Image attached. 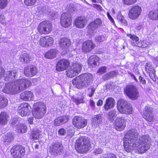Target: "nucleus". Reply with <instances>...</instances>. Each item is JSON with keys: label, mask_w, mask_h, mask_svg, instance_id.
<instances>
[{"label": "nucleus", "mask_w": 158, "mask_h": 158, "mask_svg": "<svg viewBox=\"0 0 158 158\" xmlns=\"http://www.w3.org/2000/svg\"><path fill=\"white\" fill-rule=\"evenodd\" d=\"M138 132L136 130L132 129L127 132L125 135L124 142L126 152L136 150L139 153H143L149 149L150 145L149 135H143L138 140Z\"/></svg>", "instance_id": "1"}, {"label": "nucleus", "mask_w": 158, "mask_h": 158, "mask_svg": "<svg viewBox=\"0 0 158 158\" xmlns=\"http://www.w3.org/2000/svg\"><path fill=\"white\" fill-rule=\"evenodd\" d=\"M31 84V81L26 79L18 80L6 84L2 91L7 94H16L26 89Z\"/></svg>", "instance_id": "2"}, {"label": "nucleus", "mask_w": 158, "mask_h": 158, "mask_svg": "<svg viewBox=\"0 0 158 158\" xmlns=\"http://www.w3.org/2000/svg\"><path fill=\"white\" fill-rule=\"evenodd\" d=\"M93 81V77L90 73H85L76 77L73 80V84L78 89L86 87L90 85Z\"/></svg>", "instance_id": "3"}, {"label": "nucleus", "mask_w": 158, "mask_h": 158, "mask_svg": "<svg viewBox=\"0 0 158 158\" xmlns=\"http://www.w3.org/2000/svg\"><path fill=\"white\" fill-rule=\"evenodd\" d=\"M117 107L118 111L122 114H131L133 111L130 103L123 99H120L118 100Z\"/></svg>", "instance_id": "4"}, {"label": "nucleus", "mask_w": 158, "mask_h": 158, "mask_svg": "<svg viewBox=\"0 0 158 158\" xmlns=\"http://www.w3.org/2000/svg\"><path fill=\"white\" fill-rule=\"evenodd\" d=\"M79 140L80 143L77 147L79 152L83 153L89 151L91 148L89 139L86 136H82L80 137Z\"/></svg>", "instance_id": "5"}, {"label": "nucleus", "mask_w": 158, "mask_h": 158, "mask_svg": "<svg viewBox=\"0 0 158 158\" xmlns=\"http://www.w3.org/2000/svg\"><path fill=\"white\" fill-rule=\"evenodd\" d=\"M34 111L33 112V116L36 118H42L46 113V106L42 102H37L34 105Z\"/></svg>", "instance_id": "6"}, {"label": "nucleus", "mask_w": 158, "mask_h": 158, "mask_svg": "<svg viewBox=\"0 0 158 158\" xmlns=\"http://www.w3.org/2000/svg\"><path fill=\"white\" fill-rule=\"evenodd\" d=\"M125 94L127 97L132 100H135L139 97L138 89L135 86L128 85L124 89Z\"/></svg>", "instance_id": "7"}, {"label": "nucleus", "mask_w": 158, "mask_h": 158, "mask_svg": "<svg viewBox=\"0 0 158 158\" xmlns=\"http://www.w3.org/2000/svg\"><path fill=\"white\" fill-rule=\"evenodd\" d=\"M79 58L76 57L75 59V61L73 62L72 66H71L70 70L68 73L69 77H74L77 75L80 72L81 66L80 63L79 62ZM79 60L80 61V60Z\"/></svg>", "instance_id": "8"}, {"label": "nucleus", "mask_w": 158, "mask_h": 158, "mask_svg": "<svg viewBox=\"0 0 158 158\" xmlns=\"http://www.w3.org/2000/svg\"><path fill=\"white\" fill-rule=\"evenodd\" d=\"M17 75L16 70L5 72L4 69L0 68V79L3 78L6 81H12L14 80Z\"/></svg>", "instance_id": "9"}, {"label": "nucleus", "mask_w": 158, "mask_h": 158, "mask_svg": "<svg viewBox=\"0 0 158 158\" xmlns=\"http://www.w3.org/2000/svg\"><path fill=\"white\" fill-rule=\"evenodd\" d=\"M52 26L51 23L49 21L41 22L39 25L38 29L41 34H47L49 33L52 30Z\"/></svg>", "instance_id": "10"}, {"label": "nucleus", "mask_w": 158, "mask_h": 158, "mask_svg": "<svg viewBox=\"0 0 158 158\" xmlns=\"http://www.w3.org/2000/svg\"><path fill=\"white\" fill-rule=\"evenodd\" d=\"M25 148L20 145L13 146L10 150L11 155L15 158H21L25 154Z\"/></svg>", "instance_id": "11"}, {"label": "nucleus", "mask_w": 158, "mask_h": 158, "mask_svg": "<svg viewBox=\"0 0 158 158\" xmlns=\"http://www.w3.org/2000/svg\"><path fill=\"white\" fill-rule=\"evenodd\" d=\"M102 20L99 18L91 22L87 27L88 33L90 34L93 33L97 29L102 26Z\"/></svg>", "instance_id": "12"}, {"label": "nucleus", "mask_w": 158, "mask_h": 158, "mask_svg": "<svg viewBox=\"0 0 158 158\" xmlns=\"http://www.w3.org/2000/svg\"><path fill=\"white\" fill-rule=\"evenodd\" d=\"M142 11L140 7L138 6H135L132 7L129 11V17L132 20L138 18L140 15Z\"/></svg>", "instance_id": "13"}, {"label": "nucleus", "mask_w": 158, "mask_h": 158, "mask_svg": "<svg viewBox=\"0 0 158 158\" xmlns=\"http://www.w3.org/2000/svg\"><path fill=\"white\" fill-rule=\"evenodd\" d=\"M63 150L62 144L59 142H55L53 144L51 148V154L54 156L60 155Z\"/></svg>", "instance_id": "14"}, {"label": "nucleus", "mask_w": 158, "mask_h": 158, "mask_svg": "<svg viewBox=\"0 0 158 158\" xmlns=\"http://www.w3.org/2000/svg\"><path fill=\"white\" fill-rule=\"evenodd\" d=\"M73 123L75 127L80 129L83 128L86 125L87 121L81 117L76 116L73 119Z\"/></svg>", "instance_id": "15"}, {"label": "nucleus", "mask_w": 158, "mask_h": 158, "mask_svg": "<svg viewBox=\"0 0 158 158\" xmlns=\"http://www.w3.org/2000/svg\"><path fill=\"white\" fill-rule=\"evenodd\" d=\"M72 18L70 15L66 13H63L60 18V23L62 26L68 27L71 25Z\"/></svg>", "instance_id": "16"}, {"label": "nucleus", "mask_w": 158, "mask_h": 158, "mask_svg": "<svg viewBox=\"0 0 158 158\" xmlns=\"http://www.w3.org/2000/svg\"><path fill=\"white\" fill-rule=\"evenodd\" d=\"M152 109L148 106L145 107L143 111V118L149 122H152L154 120V115L152 113Z\"/></svg>", "instance_id": "17"}, {"label": "nucleus", "mask_w": 158, "mask_h": 158, "mask_svg": "<svg viewBox=\"0 0 158 158\" xmlns=\"http://www.w3.org/2000/svg\"><path fill=\"white\" fill-rule=\"evenodd\" d=\"M126 120L123 118L117 117L115 122L114 128L118 131H121L125 128Z\"/></svg>", "instance_id": "18"}, {"label": "nucleus", "mask_w": 158, "mask_h": 158, "mask_svg": "<svg viewBox=\"0 0 158 158\" xmlns=\"http://www.w3.org/2000/svg\"><path fill=\"white\" fill-rule=\"evenodd\" d=\"M53 38L48 36L41 38L40 40V45L44 47L51 46L53 44Z\"/></svg>", "instance_id": "19"}, {"label": "nucleus", "mask_w": 158, "mask_h": 158, "mask_svg": "<svg viewBox=\"0 0 158 158\" xmlns=\"http://www.w3.org/2000/svg\"><path fill=\"white\" fill-rule=\"evenodd\" d=\"M29 105L27 103H24L21 104L18 108L19 113L22 116L27 115L29 113Z\"/></svg>", "instance_id": "20"}, {"label": "nucleus", "mask_w": 158, "mask_h": 158, "mask_svg": "<svg viewBox=\"0 0 158 158\" xmlns=\"http://www.w3.org/2000/svg\"><path fill=\"white\" fill-rule=\"evenodd\" d=\"M95 46L91 40H88L83 43L82 49L84 52H88L94 49Z\"/></svg>", "instance_id": "21"}, {"label": "nucleus", "mask_w": 158, "mask_h": 158, "mask_svg": "<svg viewBox=\"0 0 158 158\" xmlns=\"http://www.w3.org/2000/svg\"><path fill=\"white\" fill-rule=\"evenodd\" d=\"M59 43L60 48L62 49L65 50V53L67 52V50L71 45L70 40L67 38H62L60 39Z\"/></svg>", "instance_id": "22"}, {"label": "nucleus", "mask_w": 158, "mask_h": 158, "mask_svg": "<svg viewBox=\"0 0 158 158\" xmlns=\"http://www.w3.org/2000/svg\"><path fill=\"white\" fill-rule=\"evenodd\" d=\"M69 63L68 61L64 59H62L59 61L56 66V70L60 71L65 70L69 65Z\"/></svg>", "instance_id": "23"}, {"label": "nucleus", "mask_w": 158, "mask_h": 158, "mask_svg": "<svg viewBox=\"0 0 158 158\" xmlns=\"http://www.w3.org/2000/svg\"><path fill=\"white\" fill-rule=\"evenodd\" d=\"M87 21L85 17L79 16L76 18L74 21V25L77 27L82 28L86 25Z\"/></svg>", "instance_id": "24"}, {"label": "nucleus", "mask_w": 158, "mask_h": 158, "mask_svg": "<svg viewBox=\"0 0 158 158\" xmlns=\"http://www.w3.org/2000/svg\"><path fill=\"white\" fill-rule=\"evenodd\" d=\"M20 96L21 99L24 101L31 100L34 98L33 93L31 91L28 90L22 92Z\"/></svg>", "instance_id": "25"}, {"label": "nucleus", "mask_w": 158, "mask_h": 158, "mask_svg": "<svg viewBox=\"0 0 158 158\" xmlns=\"http://www.w3.org/2000/svg\"><path fill=\"white\" fill-rule=\"evenodd\" d=\"M102 117L100 114L95 115L92 121V127L96 128L102 123Z\"/></svg>", "instance_id": "26"}, {"label": "nucleus", "mask_w": 158, "mask_h": 158, "mask_svg": "<svg viewBox=\"0 0 158 158\" xmlns=\"http://www.w3.org/2000/svg\"><path fill=\"white\" fill-rule=\"evenodd\" d=\"M69 119V116L65 115L58 117L54 121V124L55 126H59L65 123Z\"/></svg>", "instance_id": "27"}, {"label": "nucleus", "mask_w": 158, "mask_h": 158, "mask_svg": "<svg viewBox=\"0 0 158 158\" xmlns=\"http://www.w3.org/2000/svg\"><path fill=\"white\" fill-rule=\"evenodd\" d=\"M37 73V70L35 68L27 67L24 69V74L28 77H31Z\"/></svg>", "instance_id": "28"}, {"label": "nucleus", "mask_w": 158, "mask_h": 158, "mask_svg": "<svg viewBox=\"0 0 158 158\" xmlns=\"http://www.w3.org/2000/svg\"><path fill=\"white\" fill-rule=\"evenodd\" d=\"M32 59L31 56L25 52L22 53L20 56L19 58L20 61L25 64L29 63Z\"/></svg>", "instance_id": "29"}, {"label": "nucleus", "mask_w": 158, "mask_h": 158, "mask_svg": "<svg viewBox=\"0 0 158 158\" xmlns=\"http://www.w3.org/2000/svg\"><path fill=\"white\" fill-rule=\"evenodd\" d=\"M115 103L114 99L111 97H109L106 99L104 107L106 110L113 108Z\"/></svg>", "instance_id": "30"}, {"label": "nucleus", "mask_w": 158, "mask_h": 158, "mask_svg": "<svg viewBox=\"0 0 158 158\" xmlns=\"http://www.w3.org/2000/svg\"><path fill=\"white\" fill-rule=\"evenodd\" d=\"M99 58L97 56L94 55L90 57L88 62L89 66L94 67L99 64Z\"/></svg>", "instance_id": "31"}, {"label": "nucleus", "mask_w": 158, "mask_h": 158, "mask_svg": "<svg viewBox=\"0 0 158 158\" xmlns=\"http://www.w3.org/2000/svg\"><path fill=\"white\" fill-rule=\"evenodd\" d=\"M83 94L80 95L77 94L73 96V101L77 105H78L80 103H84V97Z\"/></svg>", "instance_id": "32"}, {"label": "nucleus", "mask_w": 158, "mask_h": 158, "mask_svg": "<svg viewBox=\"0 0 158 158\" xmlns=\"http://www.w3.org/2000/svg\"><path fill=\"white\" fill-rule=\"evenodd\" d=\"M41 131L37 129L33 130L30 133V137L33 140H36L39 139L41 133Z\"/></svg>", "instance_id": "33"}, {"label": "nucleus", "mask_w": 158, "mask_h": 158, "mask_svg": "<svg viewBox=\"0 0 158 158\" xmlns=\"http://www.w3.org/2000/svg\"><path fill=\"white\" fill-rule=\"evenodd\" d=\"M131 43L132 45L139 47L144 48L148 46V44H145L144 42L139 41V40H135L131 41Z\"/></svg>", "instance_id": "34"}, {"label": "nucleus", "mask_w": 158, "mask_h": 158, "mask_svg": "<svg viewBox=\"0 0 158 158\" xmlns=\"http://www.w3.org/2000/svg\"><path fill=\"white\" fill-rule=\"evenodd\" d=\"M57 53V51L56 49H52L46 53L45 56L48 59L53 58L56 57Z\"/></svg>", "instance_id": "35"}, {"label": "nucleus", "mask_w": 158, "mask_h": 158, "mask_svg": "<svg viewBox=\"0 0 158 158\" xmlns=\"http://www.w3.org/2000/svg\"><path fill=\"white\" fill-rule=\"evenodd\" d=\"M148 16L151 20H158V10L150 11L148 14Z\"/></svg>", "instance_id": "36"}, {"label": "nucleus", "mask_w": 158, "mask_h": 158, "mask_svg": "<svg viewBox=\"0 0 158 158\" xmlns=\"http://www.w3.org/2000/svg\"><path fill=\"white\" fill-rule=\"evenodd\" d=\"M14 136L11 133H9L3 137L2 140L6 145H8L14 139Z\"/></svg>", "instance_id": "37"}, {"label": "nucleus", "mask_w": 158, "mask_h": 158, "mask_svg": "<svg viewBox=\"0 0 158 158\" xmlns=\"http://www.w3.org/2000/svg\"><path fill=\"white\" fill-rule=\"evenodd\" d=\"M8 118V115L6 112H2L0 114V123L2 124H6Z\"/></svg>", "instance_id": "38"}, {"label": "nucleus", "mask_w": 158, "mask_h": 158, "mask_svg": "<svg viewBox=\"0 0 158 158\" xmlns=\"http://www.w3.org/2000/svg\"><path fill=\"white\" fill-rule=\"evenodd\" d=\"M117 115V112L115 110H112L109 112L107 115L108 119L110 122H113Z\"/></svg>", "instance_id": "39"}, {"label": "nucleus", "mask_w": 158, "mask_h": 158, "mask_svg": "<svg viewBox=\"0 0 158 158\" xmlns=\"http://www.w3.org/2000/svg\"><path fill=\"white\" fill-rule=\"evenodd\" d=\"M16 128L17 131L18 133H24L27 131V126L23 124H18Z\"/></svg>", "instance_id": "40"}, {"label": "nucleus", "mask_w": 158, "mask_h": 158, "mask_svg": "<svg viewBox=\"0 0 158 158\" xmlns=\"http://www.w3.org/2000/svg\"><path fill=\"white\" fill-rule=\"evenodd\" d=\"M8 103L7 99L3 96H0V109L6 106Z\"/></svg>", "instance_id": "41"}, {"label": "nucleus", "mask_w": 158, "mask_h": 158, "mask_svg": "<svg viewBox=\"0 0 158 158\" xmlns=\"http://www.w3.org/2000/svg\"><path fill=\"white\" fill-rule=\"evenodd\" d=\"M146 71L148 73H152L155 71L151 63H147L145 66Z\"/></svg>", "instance_id": "42"}, {"label": "nucleus", "mask_w": 158, "mask_h": 158, "mask_svg": "<svg viewBox=\"0 0 158 158\" xmlns=\"http://www.w3.org/2000/svg\"><path fill=\"white\" fill-rule=\"evenodd\" d=\"M100 158H117V157L113 153H110L107 154H103L101 155Z\"/></svg>", "instance_id": "43"}, {"label": "nucleus", "mask_w": 158, "mask_h": 158, "mask_svg": "<svg viewBox=\"0 0 158 158\" xmlns=\"http://www.w3.org/2000/svg\"><path fill=\"white\" fill-rule=\"evenodd\" d=\"M21 119V118L19 117H15L12 120L11 123V125L14 126L16 125L17 127V126L19 124V123Z\"/></svg>", "instance_id": "44"}, {"label": "nucleus", "mask_w": 158, "mask_h": 158, "mask_svg": "<svg viewBox=\"0 0 158 158\" xmlns=\"http://www.w3.org/2000/svg\"><path fill=\"white\" fill-rule=\"evenodd\" d=\"M106 39V37L103 35H99L95 37V41L96 42L99 43L103 41Z\"/></svg>", "instance_id": "45"}, {"label": "nucleus", "mask_w": 158, "mask_h": 158, "mask_svg": "<svg viewBox=\"0 0 158 158\" xmlns=\"http://www.w3.org/2000/svg\"><path fill=\"white\" fill-rule=\"evenodd\" d=\"M117 19L118 21L122 24L126 26L127 23L126 21L124 19V17L120 15H118L117 16Z\"/></svg>", "instance_id": "46"}, {"label": "nucleus", "mask_w": 158, "mask_h": 158, "mask_svg": "<svg viewBox=\"0 0 158 158\" xmlns=\"http://www.w3.org/2000/svg\"><path fill=\"white\" fill-rule=\"evenodd\" d=\"M8 0H0V9L5 8L7 5Z\"/></svg>", "instance_id": "47"}, {"label": "nucleus", "mask_w": 158, "mask_h": 158, "mask_svg": "<svg viewBox=\"0 0 158 158\" xmlns=\"http://www.w3.org/2000/svg\"><path fill=\"white\" fill-rule=\"evenodd\" d=\"M36 0H24V3L28 6L33 5L36 2Z\"/></svg>", "instance_id": "48"}, {"label": "nucleus", "mask_w": 158, "mask_h": 158, "mask_svg": "<svg viewBox=\"0 0 158 158\" xmlns=\"http://www.w3.org/2000/svg\"><path fill=\"white\" fill-rule=\"evenodd\" d=\"M137 0H123V3L127 5H131L135 3Z\"/></svg>", "instance_id": "49"}, {"label": "nucleus", "mask_w": 158, "mask_h": 158, "mask_svg": "<svg viewBox=\"0 0 158 158\" xmlns=\"http://www.w3.org/2000/svg\"><path fill=\"white\" fill-rule=\"evenodd\" d=\"M95 88L94 87L91 86L88 89V95L89 97H92L95 91Z\"/></svg>", "instance_id": "50"}, {"label": "nucleus", "mask_w": 158, "mask_h": 158, "mask_svg": "<svg viewBox=\"0 0 158 158\" xmlns=\"http://www.w3.org/2000/svg\"><path fill=\"white\" fill-rule=\"evenodd\" d=\"M127 36L129 37L131 40V41L136 40H139V38L138 37L134 35H132L131 34H127Z\"/></svg>", "instance_id": "51"}, {"label": "nucleus", "mask_w": 158, "mask_h": 158, "mask_svg": "<svg viewBox=\"0 0 158 158\" xmlns=\"http://www.w3.org/2000/svg\"><path fill=\"white\" fill-rule=\"evenodd\" d=\"M155 71H154L152 73H148L149 74V75L150 78L154 81H156V75L155 74Z\"/></svg>", "instance_id": "52"}, {"label": "nucleus", "mask_w": 158, "mask_h": 158, "mask_svg": "<svg viewBox=\"0 0 158 158\" xmlns=\"http://www.w3.org/2000/svg\"><path fill=\"white\" fill-rule=\"evenodd\" d=\"M6 22L5 17L3 14L0 15V23L2 24H5Z\"/></svg>", "instance_id": "53"}, {"label": "nucleus", "mask_w": 158, "mask_h": 158, "mask_svg": "<svg viewBox=\"0 0 158 158\" xmlns=\"http://www.w3.org/2000/svg\"><path fill=\"white\" fill-rule=\"evenodd\" d=\"M107 69L106 67H102L100 68L98 71V73L100 74H102L106 72V70Z\"/></svg>", "instance_id": "54"}, {"label": "nucleus", "mask_w": 158, "mask_h": 158, "mask_svg": "<svg viewBox=\"0 0 158 158\" xmlns=\"http://www.w3.org/2000/svg\"><path fill=\"white\" fill-rule=\"evenodd\" d=\"M58 133L59 135H65L66 132V130L64 128H61L59 130Z\"/></svg>", "instance_id": "55"}, {"label": "nucleus", "mask_w": 158, "mask_h": 158, "mask_svg": "<svg viewBox=\"0 0 158 158\" xmlns=\"http://www.w3.org/2000/svg\"><path fill=\"white\" fill-rule=\"evenodd\" d=\"M91 6L94 7V8H96L98 10H102V6L99 5L93 4L91 5Z\"/></svg>", "instance_id": "56"}, {"label": "nucleus", "mask_w": 158, "mask_h": 158, "mask_svg": "<svg viewBox=\"0 0 158 158\" xmlns=\"http://www.w3.org/2000/svg\"><path fill=\"white\" fill-rule=\"evenodd\" d=\"M102 152V150L100 148H97L94 150V153L95 154H98L101 153Z\"/></svg>", "instance_id": "57"}, {"label": "nucleus", "mask_w": 158, "mask_h": 158, "mask_svg": "<svg viewBox=\"0 0 158 158\" xmlns=\"http://www.w3.org/2000/svg\"><path fill=\"white\" fill-rule=\"evenodd\" d=\"M67 9L69 12H73L75 11L74 6L72 5H69V6L67 7Z\"/></svg>", "instance_id": "58"}, {"label": "nucleus", "mask_w": 158, "mask_h": 158, "mask_svg": "<svg viewBox=\"0 0 158 158\" xmlns=\"http://www.w3.org/2000/svg\"><path fill=\"white\" fill-rule=\"evenodd\" d=\"M139 80L140 83L142 84H145L146 83V81L144 78L141 76L139 77Z\"/></svg>", "instance_id": "59"}, {"label": "nucleus", "mask_w": 158, "mask_h": 158, "mask_svg": "<svg viewBox=\"0 0 158 158\" xmlns=\"http://www.w3.org/2000/svg\"><path fill=\"white\" fill-rule=\"evenodd\" d=\"M10 55L11 56H14L16 54L17 51L15 49H12L11 51H10Z\"/></svg>", "instance_id": "60"}, {"label": "nucleus", "mask_w": 158, "mask_h": 158, "mask_svg": "<svg viewBox=\"0 0 158 158\" xmlns=\"http://www.w3.org/2000/svg\"><path fill=\"white\" fill-rule=\"evenodd\" d=\"M110 77H114L116 74V71H112L108 73Z\"/></svg>", "instance_id": "61"}, {"label": "nucleus", "mask_w": 158, "mask_h": 158, "mask_svg": "<svg viewBox=\"0 0 158 158\" xmlns=\"http://www.w3.org/2000/svg\"><path fill=\"white\" fill-rule=\"evenodd\" d=\"M107 14L108 17V19H109V20L111 21V22L112 23H114V20L113 18H112V17H111V16L110 15V14L109 13H107Z\"/></svg>", "instance_id": "62"}, {"label": "nucleus", "mask_w": 158, "mask_h": 158, "mask_svg": "<svg viewBox=\"0 0 158 158\" xmlns=\"http://www.w3.org/2000/svg\"><path fill=\"white\" fill-rule=\"evenodd\" d=\"M103 78L104 79L106 80L109 79L110 78V77L109 76V74L108 73H107L106 74V75H104L103 76Z\"/></svg>", "instance_id": "63"}, {"label": "nucleus", "mask_w": 158, "mask_h": 158, "mask_svg": "<svg viewBox=\"0 0 158 158\" xmlns=\"http://www.w3.org/2000/svg\"><path fill=\"white\" fill-rule=\"evenodd\" d=\"M89 104L92 108H94L95 104L93 100H90L89 101Z\"/></svg>", "instance_id": "64"}]
</instances>
